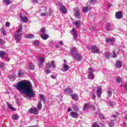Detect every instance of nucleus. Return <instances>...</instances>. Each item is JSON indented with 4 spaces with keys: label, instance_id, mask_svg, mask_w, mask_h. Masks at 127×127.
Wrapping results in <instances>:
<instances>
[{
    "label": "nucleus",
    "instance_id": "nucleus-1",
    "mask_svg": "<svg viewBox=\"0 0 127 127\" xmlns=\"http://www.w3.org/2000/svg\"><path fill=\"white\" fill-rule=\"evenodd\" d=\"M14 87L20 93L24 94L29 98L34 97V90L32 89V84L27 80H23L18 82Z\"/></svg>",
    "mask_w": 127,
    "mask_h": 127
},
{
    "label": "nucleus",
    "instance_id": "nucleus-2",
    "mask_svg": "<svg viewBox=\"0 0 127 127\" xmlns=\"http://www.w3.org/2000/svg\"><path fill=\"white\" fill-rule=\"evenodd\" d=\"M22 24L19 25V29H17L16 33L15 34V39L16 43H18L21 40V36H22Z\"/></svg>",
    "mask_w": 127,
    "mask_h": 127
},
{
    "label": "nucleus",
    "instance_id": "nucleus-3",
    "mask_svg": "<svg viewBox=\"0 0 127 127\" xmlns=\"http://www.w3.org/2000/svg\"><path fill=\"white\" fill-rule=\"evenodd\" d=\"M94 70L92 67L89 68L88 69V79H90V80H93L95 77V75H94Z\"/></svg>",
    "mask_w": 127,
    "mask_h": 127
},
{
    "label": "nucleus",
    "instance_id": "nucleus-4",
    "mask_svg": "<svg viewBox=\"0 0 127 127\" xmlns=\"http://www.w3.org/2000/svg\"><path fill=\"white\" fill-rule=\"evenodd\" d=\"M51 67L54 68H56V65H55V63L54 62V61H52L51 63H48L46 65V69H50Z\"/></svg>",
    "mask_w": 127,
    "mask_h": 127
},
{
    "label": "nucleus",
    "instance_id": "nucleus-5",
    "mask_svg": "<svg viewBox=\"0 0 127 127\" xmlns=\"http://www.w3.org/2000/svg\"><path fill=\"white\" fill-rule=\"evenodd\" d=\"M73 58L76 60V61H81V59H82V55L79 54V53H76L75 55H73L72 56Z\"/></svg>",
    "mask_w": 127,
    "mask_h": 127
},
{
    "label": "nucleus",
    "instance_id": "nucleus-6",
    "mask_svg": "<svg viewBox=\"0 0 127 127\" xmlns=\"http://www.w3.org/2000/svg\"><path fill=\"white\" fill-rule=\"evenodd\" d=\"M124 17V14L122 11H118L116 13L115 17L117 19H121Z\"/></svg>",
    "mask_w": 127,
    "mask_h": 127
},
{
    "label": "nucleus",
    "instance_id": "nucleus-7",
    "mask_svg": "<svg viewBox=\"0 0 127 127\" xmlns=\"http://www.w3.org/2000/svg\"><path fill=\"white\" fill-rule=\"evenodd\" d=\"M90 50H92V52L94 53H100V51L98 47L95 45H92L91 46L90 48H89Z\"/></svg>",
    "mask_w": 127,
    "mask_h": 127
},
{
    "label": "nucleus",
    "instance_id": "nucleus-8",
    "mask_svg": "<svg viewBox=\"0 0 127 127\" xmlns=\"http://www.w3.org/2000/svg\"><path fill=\"white\" fill-rule=\"evenodd\" d=\"M59 5H60V10L63 12V13H66L67 12V9L65 6H64L62 3H59Z\"/></svg>",
    "mask_w": 127,
    "mask_h": 127
},
{
    "label": "nucleus",
    "instance_id": "nucleus-9",
    "mask_svg": "<svg viewBox=\"0 0 127 127\" xmlns=\"http://www.w3.org/2000/svg\"><path fill=\"white\" fill-rule=\"evenodd\" d=\"M37 108H31L29 109L28 112L30 114H33L34 115H37L38 114V110Z\"/></svg>",
    "mask_w": 127,
    "mask_h": 127
},
{
    "label": "nucleus",
    "instance_id": "nucleus-10",
    "mask_svg": "<svg viewBox=\"0 0 127 127\" xmlns=\"http://www.w3.org/2000/svg\"><path fill=\"white\" fill-rule=\"evenodd\" d=\"M106 42L107 43H109L110 45H114L115 43V38H109L106 39Z\"/></svg>",
    "mask_w": 127,
    "mask_h": 127
},
{
    "label": "nucleus",
    "instance_id": "nucleus-11",
    "mask_svg": "<svg viewBox=\"0 0 127 127\" xmlns=\"http://www.w3.org/2000/svg\"><path fill=\"white\" fill-rule=\"evenodd\" d=\"M71 34L72 35L74 40H77V32L76 31V29H75L74 28H72V29L71 31Z\"/></svg>",
    "mask_w": 127,
    "mask_h": 127
},
{
    "label": "nucleus",
    "instance_id": "nucleus-12",
    "mask_svg": "<svg viewBox=\"0 0 127 127\" xmlns=\"http://www.w3.org/2000/svg\"><path fill=\"white\" fill-rule=\"evenodd\" d=\"M39 67L40 68H41V67H42V66H43V64L44 63V60H45V58L44 57H40L39 59Z\"/></svg>",
    "mask_w": 127,
    "mask_h": 127
},
{
    "label": "nucleus",
    "instance_id": "nucleus-13",
    "mask_svg": "<svg viewBox=\"0 0 127 127\" xmlns=\"http://www.w3.org/2000/svg\"><path fill=\"white\" fill-rule=\"evenodd\" d=\"M96 94L97 97H99V98L101 97V96H102V87L101 86L97 87Z\"/></svg>",
    "mask_w": 127,
    "mask_h": 127
},
{
    "label": "nucleus",
    "instance_id": "nucleus-14",
    "mask_svg": "<svg viewBox=\"0 0 127 127\" xmlns=\"http://www.w3.org/2000/svg\"><path fill=\"white\" fill-rule=\"evenodd\" d=\"M69 116H70V117H71V118H74V119H77V118H78V117H79V114H78V113H77V112H75L74 111H71L69 113Z\"/></svg>",
    "mask_w": 127,
    "mask_h": 127
},
{
    "label": "nucleus",
    "instance_id": "nucleus-15",
    "mask_svg": "<svg viewBox=\"0 0 127 127\" xmlns=\"http://www.w3.org/2000/svg\"><path fill=\"white\" fill-rule=\"evenodd\" d=\"M75 13H74V15L75 17H77V18H80V10L78 8H76L75 9Z\"/></svg>",
    "mask_w": 127,
    "mask_h": 127
},
{
    "label": "nucleus",
    "instance_id": "nucleus-16",
    "mask_svg": "<svg viewBox=\"0 0 127 127\" xmlns=\"http://www.w3.org/2000/svg\"><path fill=\"white\" fill-rule=\"evenodd\" d=\"M76 53H78V52H77V49H76V48H71L70 49V54H71L72 57L75 55Z\"/></svg>",
    "mask_w": 127,
    "mask_h": 127
},
{
    "label": "nucleus",
    "instance_id": "nucleus-17",
    "mask_svg": "<svg viewBox=\"0 0 127 127\" xmlns=\"http://www.w3.org/2000/svg\"><path fill=\"white\" fill-rule=\"evenodd\" d=\"M116 66L117 68H122L123 64H122V62L121 61H117L116 64Z\"/></svg>",
    "mask_w": 127,
    "mask_h": 127
},
{
    "label": "nucleus",
    "instance_id": "nucleus-18",
    "mask_svg": "<svg viewBox=\"0 0 127 127\" xmlns=\"http://www.w3.org/2000/svg\"><path fill=\"white\" fill-rule=\"evenodd\" d=\"M64 91L65 93H66V94H71V93H73V90L69 88L65 89Z\"/></svg>",
    "mask_w": 127,
    "mask_h": 127
},
{
    "label": "nucleus",
    "instance_id": "nucleus-19",
    "mask_svg": "<svg viewBox=\"0 0 127 127\" xmlns=\"http://www.w3.org/2000/svg\"><path fill=\"white\" fill-rule=\"evenodd\" d=\"M63 67H64V70L62 69V71L63 72H66V71H68L69 70V65H68V64H64Z\"/></svg>",
    "mask_w": 127,
    "mask_h": 127
},
{
    "label": "nucleus",
    "instance_id": "nucleus-20",
    "mask_svg": "<svg viewBox=\"0 0 127 127\" xmlns=\"http://www.w3.org/2000/svg\"><path fill=\"white\" fill-rule=\"evenodd\" d=\"M90 107L91 105H90V104L85 103L83 106V110L85 111L86 110H88V109L90 108Z\"/></svg>",
    "mask_w": 127,
    "mask_h": 127
},
{
    "label": "nucleus",
    "instance_id": "nucleus-21",
    "mask_svg": "<svg viewBox=\"0 0 127 127\" xmlns=\"http://www.w3.org/2000/svg\"><path fill=\"white\" fill-rule=\"evenodd\" d=\"M73 24L75 25V26H77V28H79L81 25V21H76L74 23H73Z\"/></svg>",
    "mask_w": 127,
    "mask_h": 127
},
{
    "label": "nucleus",
    "instance_id": "nucleus-22",
    "mask_svg": "<svg viewBox=\"0 0 127 127\" xmlns=\"http://www.w3.org/2000/svg\"><path fill=\"white\" fill-rule=\"evenodd\" d=\"M111 23H107L106 25V30H107V31H111Z\"/></svg>",
    "mask_w": 127,
    "mask_h": 127
},
{
    "label": "nucleus",
    "instance_id": "nucleus-23",
    "mask_svg": "<svg viewBox=\"0 0 127 127\" xmlns=\"http://www.w3.org/2000/svg\"><path fill=\"white\" fill-rule=\"evenodd\" d=\"M24 75V72L22 70H19L18 72V76L19 78H21V77H22Z\"/></svg>",
    "mask_w": 127,
    "mask_h": 127
},
{
    "label": "nucleus",
    "instance_id": "nucleus-24",
    "mask_svg": "<svg viewBox=\"0 0 127 127\" xmlns=\"http://www.w3.org/2000/svg\"><path fill=\"white\" fill-rule=\"evenodd\" d=\"M9 79L11 81H13L16 79V75L13 74L9 76Z\"/></svg>",
    "mask_w": 127,
    "mask_h": 127
},
{
    "label": "nucleus",
    "instance_id": "nucleus-25",
    "mask_svg": "<svg viewBox=\"0 0 127 127\" xmlns=\"http://www.w3.org/2000/svg\"><path fill=\"white\" fill-rule=\"evenodd\" d=\"M70 96L71 97L72 100H75V101L78 100V95H77L76 94H70Z\"/></svg>",
    "mask_w": 127,
    "mask_h": 127
},
{
    "label": "nucleus",
    "instance_id": "nucleus-26",
    "mask_svg": "<svg viewBox=\"0 0 127 127\" xmlns=\"http://www.w3.org/2000/svg\"><path fill=\"white\" fill-rule=\"evenodd\" d=\"M40 35H41V38L44 40H46V39H47V38L49 37V36L48 35H45V34L43 35L41 34Z\"/></svg>",
    "mask_w": 127,
    "mask_h": 127
},
{
    "label": "nucleus",
    "instance_id": "nucleus-27",
    "mask_svg": "<svg viewBox=\"0 0 127 127\" xmlns=\"http://www.w3.org/2000/svg\"><path fill=\"white\" fill-rule=\"evenodd\" d=\"M4 55H6V53L4 51H0V58H4Z\"/></svg>",
    "mask_w": 127,
    "mask_h": 127
},
{
    "label": "nucleus",
    "instance_id": "nucleus-28",
    "mask_svg": "<svg viewBox=\"0 0 127 127\" xmlns=\"http://www.w3.org/2000/svg\"><path fill=\"white\" fill-rule=\"evenodd\" d=\"M40 98L41 100V101H42V102H43L44 104H45V97H44V95H42V94H40Z\"/></svg>",
    "mask_w": 127,
    "mask_h": 127
},
{
    "label": "nucleus",
    "instance_id": "nucleus-29",
    "mask_svg": "<svg viewBox=\"0 0 127 127\" xmlns=\"http://www.w3.org/2000/svg\"><path fill=\"white\" fill-rule=\"evenodd\" d=\"M37 110H41L42 109V104H41V101H39L38 103Z\"/></svg>",
    "mask_w": 127,
    "mask_h": 127
},
{
    "label": "nucleus",
    "instance_id": "nucleus-30",
    "mask_svg": "<svg viewBox=\"0 0 127 127\" xmlns=\"http://www.w3.org/2000/svg\"><path fill=\"white\" fill-rule=\"evenodd\" d=\"M25 37L26 38H34V35L33 34H28V35H25Z\"/></svg>",
    "mask_w": 127,
    "mask_h": 127
},
{
    "label": "nucleus",
    "instance_id": "nucleus-31",
    "mask_svg": "<svg viewBox=\"0 0 127 127\" xmlns=\"http://www.w3.org/2000/svg\"><path fill=\"white\" fill-rule=\"evenodd\" d=\"M116 81L118 84H120V83H122V78L120 76L116 77Z\"/></svg>",
    "mask_w": 127,
    "mask_h": 127
},
{
    "label": "nucleus",
    "instance_id": "nucleus-32",
    "mask_svg": "<svg viewBox=\"0 0 127 127\" xmlns=\"http://www.w3.org/2000/svg\"><path fill=\"white\" fill-rule=\"evenodd\" d=\"M20 18L22 21H23L24 22H27V20H28L27 17H21Z\"/></svg>",
    "mask_w": 127,
    "mask_h": 127
},
{
    "label": "nucleus",
    "instance_id": "nucleus-33",
    "mask_svg": "<svg viewBox=\"0 0 127 127\" xmlns=\"http://www.w3.org/2000/svg\"><path fill=\"white\" fill-rule=\"evenodd\" d=\"M89 10V7L88 6L84 7L82 11L84 13H87Z\"/></svg>",
    "mask_w": 127,
    "mask_h": 127
},
{
    "label": "nucleus",
    "instance_id": "nucleus-34",
    "mask_svg": "<svg viewBox=\"0 0 127 127\" xmlns=\"http://www.w3.org/2000/svg\"><path fill=\"white\" fill-rule=\"evenodd\" d=\"M112 94H113V92H112V89H109L108 91V98H111L112 97Z\"/></svg>",
    "mask_w": 127,
    "mask_h": 127
},
{
    "label": "nucleus",
    "instance_id": "nucleus-35",
    "mask_svg": "<svg viewBox=\"0 0 127 127\" xmlns=\"http://www.w3.org/2000/svg\"><path fill=\"white\" fill-rule=\"evenodd\" d=\"M90 96H91L92 100H95V99H96V95H95V93H94V92H91L90 93Z\"/></svg>",
    "mask_w": 127,
    "mask_h": 127
},
{
    "label": "nucleus",
    "instance_id": "nucleus-36",
    "mask_svg": "<svg viewBox=\"0 0 127 127\" xmlns=\"http://www.w3.org/2000/svg\"><path fill=\"white\" fill-rule=\"evenodd\" d=\"M73 111H74V112H78L79 111V108L77 107V106L74 105L72 107Z\"/></svg>",
    "mask_w": 127,
    "mask_h": 127
},
{
    "label": "nucleus",
    "instance_id": "nucleus-37",
    "mask_svg": "<svg viewBox=\"0 0 127 127\" xmlns=\"http://www.w3.org/2000/svg\"><path fill=\"white\" fill-rule=\"evenodd\" d=\"M7 105L9 109H10V110H12V111H15V110H14V108L12 107V106H11L10 104L7 103Z\"/></svg>",
    "mask_w": 127,
    "mask_h": 127
},
{
    "label": "nucleus",
    "instance_id": "nucleus-38",
    "mask_svg": "<svg viewBox=\"0 0 127 127\" xmlns=\"http://www.w3.org/2000/svg\"><path fill=\"white\" fill-rule=\"evenodd\" d=\"M114 121L112 120L111 121V122L109 123V126L110 127H114V126H115V123H114Z\"/></svg>",
    "mask_w": 127,
    "mask_h": 127
},
{
    "label": "nucleus",
    "instance_id": "nucleus-39",
    "mask_svg": "<svg viewBox=\"0 0 127 127\" xmlns=\"http://www.w3.org/2000/svg\"><path fill=\"white\" fill-rule=\"evenodd\" d=\"M29 68L30 70H34V69H35V67H34V65H33L32 63L30 64Z\"/></svg>",
    "mask_w": 127,
    "mask_h": 127
},
{
    "label": "nucleus",
    "instance_id": "nucleus-40",
    "mask_svg": "<svg viewBox=\"0 0 127 127\" xmlns=\"http://www.w3.org/2000/svg\"><path fill=\"white\" fill-rule=\"evenodd\" d=\"M33 43L35 46H38V45H39V41L38 40L34 41Z\"/></svg>",
    "mask_w": 127,
    "mask_h": 127
},
{
    "label": "nucleus",
    "instance_id": "nucleus-41",
    "mask_svg": "<svg viewBox=\"0 0 127 127\" xmlns=\"http://www.w3.org/2000/svg\"><path fill=\"white\" fill-rule=\"evenodd\" d=\"M3 2L7 5H8V4H10V0H3Z\"/></svg>",
    "mask_w": 127,
    "mask_h": 127
},
{
    "label": "nucleus",
    "instance_id": "nucleus-42",
    "mask_svg": "<svg viewBox=\"0 0 127 127\" xmlns=\"http://www.w3.org/2000/svg\"><path fill=\"white\" fill-rule=\"evenodd\" d=\"M19 116L17 115H13L12 120H18Z\"/></svg>",
    "mask_w": 127,
    "mask_h": 127
},
{
    "label": "nucleus",
    "instance_id": "nucleus-43",
    "mask_svg": "<svg viewBox=\"0 0 127 127\" xmlns=\"http://www.w3.org/2000/svg\"><path fill=\"white\" fill-rule=\"evenodd\" d=\"M92 127H100V126L94 122L92 124Z\"/></svg>",
    "mask_w": 127,
    "mask_h": 127
},
{
    "label": "nucleus",
    "instance_id": "nucleus-44",
    "mask_svg": "<svg viewBox=\"0 0 127 127\" xmlns=\"http://www.w3.org/2000/svg\"><path fill=\"white\" fill-rule=\"evenodd\" d=\"M41 32L42 33V34H45V28H43L41 30Z\"/></svg>",
    "mask_w": 127,
    "mask_h": 127
},
{
    "label": "nucleus",
    "instance_id": "nucleus-45",
    "mask_svg": "<svg viewBox=\"0 0 127 127\" xmlns=\"http://www.w3.org/2000/svg\"><path fill=\"white\" fill-rule=\"evenodd\" d=\"M99 118L101 120H105V117L104 116V115H103L102 114H99Z\"/></svg>",
    "mask_w": 127,
    "mask_h": 127
},
{
    "label": "nucleus",
    "instance_id": "nucleus-46",
    "mask_svg": "<svg viewBox=\"0 0 127 127\" xmlns=\"http://www.w3.org/2000/svg\"><path fill=\"white\" fill-rule=\"evenodd\" d=\"M46 73H47V74H50L51 72V69H48V68H47V69H46Z\"/></svg>",
    "mask_w": 127,
    "mask_h": 127
},
{
    "label": "nucleus",
    "instance_id": "nucleus-47",
    "mask_svg": "<svg viewBox=\"0 0 127 127\" xmlns=\"http://www.w3.org/2000/svg\"><path fill=\"white\" fill-rule=\"evenodd\" d=\"M111 57H113V58H117V57H118V55L116 53H114L112 56L111 55Z\"/></svg>",
    "mask_w": 127,
    "mask_h": 127
},
{
    "label": "nucleus",
    "instance_id": "nucleus-48",
    "mask_svg": "<svg viewBox=\"0 0 127 127\" xmlns=\"http://www.w3.org/2000/svg\"><path fill=\"white\" fill-rule=\"evenodd\" d=\"M0 67L1 68H2V69H4V63H1L0 64Z\"/></svg>",
    "mask_w": 127,
    "mask_h": 127
},
{
    "label": "nucleus",
    "instance_id": "nucleus-49",
    "mask_svg": "<svg viewBox=\"0 0 127 127\" xmlns=\"http://www.w3.org/2000/svg\"><path fill=\"white\" fill-rule=\"evenodd\" d=\"M1 33L2 34H3V35H5V31L4 30V28H2Z\"/></svg>",
    "mask_w": 127,
    "mask_h": 127
},
{
    "label": "nucleus",
    "instance_id": "nucleus-50",
    "mask_svg": "<svg viewBox=\"0 0 127 127\" xmlns=\"http://www.w3.org/2000/svg\"><path fill=\"white\" fill-rule=\"evenodd\" d=\"M10 25V23H9V22H6L5 23V26H6V27H9Z\"/></svg>",
    "mask_w": 127,
    "mask_h": 127
},
{
    "label": "nucleus",
    "instance_id": "nucleus-51",
    "mask_svg": "<svg viewBox=\"0 0 127 127\" xmlns=\"http://www.w3.org/2000/svg\"><path fill=\"white\" fill-rule=\"evenodd\" d=\"M53 12V11L52 10V9H49V13H48V15L49 14V15H51L52 14V13Z\"/></svg>",
    "mask_w": 127,
    "mask_h": 127
},
{
    "label": "nucleus",
    "instance_id": "nucleus-52",
    "mask_svg": "<svg viewBox=\"0 0 127 127\" xmlns=\"http://www.w3.org/2000/svg\"><path fill=\"white\" fill-rule=\"evenodd\" d=\"M106 57L107 58V59H110V53H107L106 55Z\"/></svg>",
    "mask_w": 127,
    "mask_h": 127
},
{
    "label": "nucleus",
    "instance_id": "nucleus-53",
    "mask_svg": "<svg viewBox=\"0 0 127 127\" xmlns=\"http://www.w3.org/2000/svg\"><path fill=\"white\" fill-rule=\"evenodd\" d=\"M46 15H48V13H41V16H45Z\"/></svg>",
    "mask_w": 127,
    "mask_h": 127
},
{
    "label": "nucleus",
    "instance_id": "nucleus-54",
    "mask_svg": "<svg viewBox=\"0 0 127 127\" xmlns=\"http://www.w3.org/2000/svg\"><path fill=\"white\" fill-rule=\"evenodd\" d=\"M97 0H90V2H92V3H96Z\"/></svg>",
    "mask_w": 127,
    "mask_h": 127
},
{
    "label": "nucleus",
    "instance_id": "nucleus-55",
    "mask_svg": "<svg viewBox=\"0 0 127 127\" xmlns=\"http://www.w3.org/2000/svg\"><path fill=\"white\" fill-rule=\"evenodd\" d=\"M91 30H96V26H93L91 27Z\"/></svg>",
    "mask_w": 127,
    "mask_h": 127
},
{
    "label": "nucleus",
    "instance_id": "nucleus-56",
    "mask_svg": "<svg viewBox=\"0 0 127 127\" xmlns=\"http://www.w3.org/2000/svg\"><path fill=\"white\" fill-rule=\"evenodd\" d=\"M33 2L34 3H37V2H38V0H33Z\"/></svg>",
    "mask_w": 127,
    "mask_h": 127
},
{
    "label": "nucleus",
    "instance_id": "nucleus-57",
    "mask_svg": "<svg viewBox=\"0 0 127 127\" xmlns=\"http://www.w3.org/2000/svg\"><path fill=\"white\" fill-rule=\"evenodd\" d=\"M51 78H52V79H56V76L51 75Z\"/></svg>",
    "mask_w": 127,
    "mask_h": 127
},
{
    "label": "nucleus",
    "instance_id": "nucleus-58",
    "mask_svg": "<svg viewBox=\"0 0 127 127\" xmlns=\"http://www.w3.org/2000/svg\"><path fill=\"white\" fill-rule=\"evenodd\" d=\"M109 106H110L112 108H113V104L112 103V102H110L109 103Z\"/></svg>",
    "mask_w": 127,
    "mask_h": 127
},
{
    "label": "nucleus",
    "instance_id": "nucleus-59",
    "mask_svg": "<svg viewBox=\"0 0 127 127\" xmlns=\"http://www.w3.org/2000/svg\"><path fill=\"white\" fill-rule=\"evenodd\" d=\"M123 86L126 88V90H127V84H124Z\"/></svg>",
    "mask_w": 127,
    "mask_h": 127
},
{
    "label": "nucleus",
    "instance_id": "nucleus-60",
    "mask_svg": "<svg viewBox=\"0 0 127 127\" xmlns=\"http://www.w3.org/2000/svg\"><path fill=\"white\" fill-rule=\"evenodd\" d=\"M100 127H105V125L101 124H100Z\"/></svg>",
    "mask_w": 127,
    "mask_h": 127
},
{
    "label": "nucleus",
    "instance_id": "nucleus-61",
    "mask_svg": "<svg viewBox=\"0 0 127 127\" xmlns=\"http://www.w3.org/2000/svg\"><path fill=\"white\" fill-rule=\"evenodd\" d=\"M4 59H6V60H7V61H9V59L8 58H5V57H4Z\"/></svg>",
    "mask_w": 127,
    "mask_h": 127
},
{
    "label": "nucleus",
    "instance_id": "nucleus-62",
    "mask_svg": "<svg viewBox=\"0 0 127 127\" xmlns=\"http://www.w3.org/2000/svg\"><path fill=\"white\" fill-rule=\"evenodd\" d=\"M67 111L68 112H71L72 111V109L71 108H68Z\"/></svg>",
    "mask_w": 127,
    "mask_h": 127
},
{
    "label": "nucleus",
    "instance_id": "nucleus-63",
    "mask_svg": "<svg viewBox=\"0 0 127 127\" xmlns=\"http://www.w3.org/2000/svg\"><path fill=\"white\" fill-rule=\"evenodd\" d=\"M3 42L2 41V40H0V44H3Z\"/></svg>",
    "mask_w": 127,
    "mask_h": 127
},
{
    "label": "nucleus",
    "instance_id": "nucleus-64",
    "mask_svg": "<svg viewBox=\"0 0 127 127\" xmlns=\"http://www.w3.org/2000/svg\"><path fill=\"white\" fill-rule=\"evenodd\" d=\"M59 43H60V45H61L63 43V42L62 41H61L59 42Z\"/></svg>",
    "mask_w": 127,
    "mask_h": 127
}]
</instances>
